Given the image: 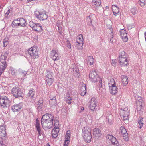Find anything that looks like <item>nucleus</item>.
I'll return each mask as SVG.
<instances>
[{"mask_svg": "<svg viewBox=\"0 0 146 146\" xmlns=\"http://www.w3.org/2000/svg\"><path fill=\"white\" fill-rule=\"evenodd\" d=\"M53 116L51 113H46L41 119V124L44 129H49L53 125Z\"/></svg>", "mask_w": 146, "mask_h": 146, "instance_id": "obj_1", "label": "nucleus"}, {"mask_svg": "<svg viewBox=\"0 0 146 146\" xmlns=\"http://www.w3.org/2000/svg\"><path fill=\"white\" fill-rule=\"evenodd\" d=\"M89 77L92 82H95L98 81L99 82V86L101 87L102 86V79L98 76L95 70H92L90 71Z\"/></svg>", "mask_w": 146, "mask_h": 146, "instance_id": "obj_2", "label": "nucleus"}, {"mask_svg": "<svg viewBox=\"0 0 146 146\" xmlns=\"http://www.w3.org/2000/svg\"><path fill=\"white\" fill-rule=\"evenodd\" d=\"M82 131L84 134L83 137L85 141L88 143H90L92 138L91 129L89 127L86 126L83 128Z\"/></svg>", "mask_w": 146, "mask_h": 146, "instance_id": "obj_3", "label": "nucleus"}, {"mask_svg": "<svg viewBox=\"0 0 146 146\" xmlns=\"http://www.w3.org/2000/svg\"><path fill=\"white\" fill-rule=\"evenodd\" d=\"M11 104V100L7 96H0V105L3 108L8 107Z\"/></svg>", "mask_w": 146, "mask_h": 146, "instance_id": "obj_4", "label": "nucleus"}, {"mask_svg": "<svg viewBox=\"0 0 146 146\" xmlns=\"http://www.w3.org/2000/svg\"><path fill=\"white\" fill-rule=\"evenodd\" d=\"M109 85L110 93L113 95L116 94L117 92V88L114 79H112L110 80V82L109 83Z\"/></svg>", "mask_w": 146, "mask_h": 146, "instance_id": "obj_5", "label": "nucleus"}, {"mask_svg": "<svg viewBox=\"0 0 146 146\" xmlns=\"http://www.w3.org/2000/svg\"><path fill=\"white\" fill-rule=\"evenodd\" d=\"M11 93L15 98L19 97H22L23 96V94L21 90L18 87L15 86L12 88Z\"/></svg>", "mask_w": 146, "mask_h": 146, "instance_id": "obj_6", "label": "nucleus"}, {"mask_svg": "<svg viewBox=\"0 0 146 146\" xmlns=\"http://www.w3.org/2000/svg\"><path fill=\"white\" fill-rule=\"evenodd\" d=\"M28 52L32 58L35 59L38 58V51L36 47H31L28 50Z\"/></svg>", "mask_w": 146, "mask_h": 146, "instance_id": "obj_7", "label": "nucleus"}, {"mask_svg": "<svg viewBox=\"0 0 146 146\" xmlns=\"http://www.w3.org/2000/svg\"><path fill=\"white\" fill-rule=\"evenodd\" d=\"M35 15L36 17L40 20H46L48 18V16L45 13L39 11L35 12Z\"/></svg>", "mask_w": 146, "mask_h": 146, "instance_id": "obj_8", "label": "nucleus"}, {"mask_svg": "<svg viewBox=\"0 0 146 146\" xmlns=\"http://www.w3.org/2000/svg\"><path fill=\"white\" fill-rule=\"evenodd\" d=\"M5 125H3L0 126V138L5 139L6 136Z\"/></svg>", "mask_w": 146, "mask_h": 146, "instance_id": "obj_9", "label": "nucleus"}, {"mask_svg": "<svg viewBox=\"0 0 146 146\" xmlns=\"http://www.w3.org/2000/svg\"><path fill=\"white\" fill-rule=\"evenodd\" d=\"M60 57V55L58 54L56 50H53L51 51L50 58L54 60H59Z\"/></svg>", "mask_w": 146, "mask_h": 146, "instance_id": "obj_10", "label": "nucleus"}, {"mask_svg": "<svg viewBox=\"0 0 146 146\" xmlns=\"http://www.w3.org/2000/svg\"><path fill=\"white\" fill-rule=\"evenodd\" d=\"M89 108L92 110H94L97 106V101L94 97L91 99L89 105Z\"/></svg>", "mask_w": 146, "mask_h": 146, "instance_id": "obj_11", "label": "nucleus"}, {"mask_svg": "<svg viewBox=\"0 0 146 146\" xmlns=\"http://www.w3.org/2000/svg\"><path fill=\"white\" fill-rule=\"evenodd\" d=\"M7 57L6 55H1L0 57V61L1 63V64L0 68H4L3 67L5 66V69L7 66V64L6 62V60H7Z\"/></svg>", "mask_w": 146, "mask_h": 146, "instance_id": "obj_12", "label": "nucleus"}, {"mask_svg": "<svg viewBox=\"0 0 146 146\" xmlns=\"http://www.w3.org/2000/svg\"><path fill=\"white\" fill-rule=\"evenodd\" d=\"M120 33L121 36L123 41L126 42L128 40L127 34L126 33L124 29H123L120 30Z\"/></svg>", "mask_w": 146, "mask_h": 146, "instance_id": "obj_13", "label": "nucleus"}, {"mask_svg": "<svg viewBox=\"0 0 146 146\" xmlns=\"http://www.w3.org/2000/svg\"><path fill=\"white\" fill-rule=\"evenodd\" d=\"M23 107V104L21 103L15 104L12 106L11 109L13 112L19 111Z\"/></svg>", "mask_w": 146, "mask_h": 146, "instance_id": "obj_14", "label": "nucleus"}, {"mask_svg": "<svg viewBox=\"0 0 146 146\" xmlns=\"http://www.w3.org/2000/svg\"><path fill=\"white\" fill-rule=\"evenodd\" d=\"M49 102L51 107L52 108H55L57 107V102L55 97H53L52 98H50V99Z\"/></svg>", "mask_w": 146, "mask_h": 146, "instance_id": "obj_15", "label": "nucleus"}, {"mask_svg": "<svg viewBox=\"0 0 146 146\" xmlns=\"http://www.w3.org/2000/svg\"><path fill=\"white\" fill-rule=\"evenodd\" d=\"M119 64L121 66H127L128 63L126 58H120Z\"/></svg>", "mask_w": 146, "mask_h": 146, "instance_id": "obj_16", "label": "nucleus"}, {"mask_svg": "<svg viewBox=\"0 0 146 146\" xmlns=\"http://www.w3.org/2000/svg\"><path fill=\"white\" fill-rule=\"evenodd\" d=\"M92 5L94 6V7L96 9L98 7H100L101 3L100 0H92Z\"/></svg>", "mask_w": 146, "mask_h": 146, "instance_id": "obj_17", "label": "nucleus"}, {"mask_svg": "<svg viewBox=\"0 0 146 146\" xmlns=\"http://www.w3.org/2000/svg\"><path fill=\"white\" fill-rule=\"evenodd\" d=\"M19 26L24 27L26 26L27 23L25 19L23 18H18Z\"/></svg>", "mask_w": 146, "mask_h": 146, "instance_id": "obj_18", "label": "nucleus"}, {"mask_svg": "<svg viewBox=\"0 0 146 146\" xmlns=\"http://www.w3.org/2000/svg\"><path fill=\"white\" fill-rule=\"evenodd\" d=\"M35 126L36 130L38 131L39 135L41 136V128L40 126V124L39 121L37 119L36 120Z\"/></svg>", "mask_w": 146, "mask_h": 146, "instance_id": "obj_19", "label": "nucleus"}, {"mask_svg": "<svg viewBox=\"0 0 146 146\" xmlns=\"http://www.w3.org/2000/svg\"><path fill=\"white\" fill-rule=\"evenodd\" d=\"M93 131V135L96 137H99L101 135V131L99 129L95 128Z\"/></svg>", "mask_w": 146, "mask_h": 146, "instance_id": "obj_20", "label": "nucleus"}, {"mask_svg": "<svg viewBox=\"0 0 146 146\" xmlns=\"http://www.w3.org/2000/svg\"><path fill=\"white\" fill-rule=\"evenodd\" d=\"M33 29L35 31H40L42 30V27L39 23H35Z\"/></svg>", "mask_w": 146, "mask_h": 146, "instance_id": "obj_21", "label": "nucleus"}, {"mask_svg": "<svg viewBox=\"0 0 146 146\" xmlns=\"http://www.w3.org/2000/svg\"><path fill=\"white\" fill-rule=\"evenodd\" d=\"M86 93V88L85 84H84L81 87L80 91V93L82 96H84Z\"/></svg>", "mask_w": 146, "mask_h": 146, "instance_id": "obj_22", "label": "nucleus"}, {"mask_svg": "<svg viewBox=\"0 0 146 146\" xmlns=\"http://www.w3.org/2000/svg\"><path fill=\"white\" fill-rule=\"evenodd\" d=\"M122 82L123 84L126 86L128 83V80L127 77L125 75H123L121 77Z\"/></svg>", "mask_w": 146, "mask_h": 146, "instance_id": "obj_23", "label": "nucleus"}, {"mask_svg": "<svg viewBox=\"0 0 146 146\" xmlns=\"http://www.w3.org/2000/svg\"><path fill=\"white\" fill-rule=\"evenodd\" d=\"M53 74L51 71L47 70L46 72V78H54L53 76Z\"/></svg>", "mask_w": 146, "mask_h": 146, "instance_id": "obj_24", "label": "nucleus"}, {"mask_svg": "<svg viewBox=\"0 0 146 146\" xmlns=\"http://www.w3.org/2000/svg\"><path fill=\"white\" fill-rule=\"evenodd\" d=\"M83 44V43H82L81 41V42H76L75 44V47L78 50H81L82 48Z\"/></svg>", "mask_w": 146, "mask_h": 146, "instance_id": "obj_25", "label": "nucleus"}, {"mask_svg": "<svg viewBox=\"0 0 146 146\" xmlns=\"http://www.w3.org/2000/svg\"><path fill=\"white\" fill-rule=\"evenodd\" d=\"M73 70L76 77L78 78L80 76V74L78 68L76 66L75 68H74Z\"/></svg>", "mask_w": 146, "mask_h": 146, "instance_id": "obj_26", "label": "nucleus"}, {"mask_svg": "<svg viewBox=\"0 0 146 146\" xmlns=\"http://www.w3.org/2000/svg\"><path fill=\"white\" fill-rule=\"evenodd\" d=\"M11 25L13 27H18V26H19L18 18L17 19H15L13 21Z\"/></svg>", "mask_w": 146, "mask_h": 146, "instance_id": "obj_27", "label": "nucleus"}, {"mask_svg": "<svg viewBox=\"0 0 146 146\" xmlns=\"http://www.w3.org/2000/svg\"><path fill=\"white\" fill-rule=\"evenodd\" d=\"M43 101L42 99H40L37 102V104L36 106L37 107L38 110H40L41 109V107L43 105Z\"/></svg>", "mask_w": 146, "mask_h": 146, "instance_id": "obj_28", "label": "nucleus"}, {"mask_svg": "<svg viewBox=\"0 0 146 146\" xmlns=\"http://www.w3.org/2000/svg\"><path fill=\"white\" fill-rule=\"evenodd\" d=\"M54 80V78H46V82L47 83V84L49 86H51Z\"/></svg>", "mask_w": 146, "mask_h": 146, "instance_id": "obj_29", "label": "nucleus"}, {"mask_svg": "<svg viewBox=\"0 0 146 146\" xmlns=\"http://www.w3.org/2000/svg\"><path fill=\"white\" fill-rule=\"evenodd\" d=\"M112 8L114 14L116 16L119 12V7L115 5H113Z\"/></svg>", "mask_w": 146, "mask_h": 146, "instance_id": "obj_30", "label": "nucleus"}, {"mask_svg": "<svg viewBox=\"0 0 146 146\" xmlns=\"http://www.w3.org/2000/svg\"><path fill=\"white\" fill-rule=\"evenodd\" d=\"M87 62L90 65H92L94 63V58L92 56H89L87 59Z\"/></svg>", "mask_w": 146, "mask_h": 146, "instance_id": "obj_31", "label": "nucleus"}, {"mask_svg": "<svg viewBox=\"0 0 146 146\" xmlns=\"http://www.w3.org/2000/svg\"><path fill=\"white\" fill-rule=\"evenodd\" d=\"M76 42H81V41L82 43H83V35L81 34H79L78 36L76 37Z\"/></svg>", "mask_w": 146, "mask_h": 146, "instance_id": "obj_32", "label": "nucleus"}, {"mask_svg": "<svg viewBox=\"0 0 146 146\" xmlns=\"http://www.w3.org/2000/svg\"><path fill=\"white\" fill-rule=\"evenodd\" d=\"M111 142L113 145H116V146H119V145L118 141L114 137L113 138Z\"/></svg>", "mask_w": 146, "mask_h": 146, "instance_id": "obj_33", "label": "nucleus"}, {"mask_svg": "<svg viewBox=\"0 0 146 146\" xmlns=\"http://www.w3.org/2000/svg\"><path fill=\"white\" fill-rule=\"evenodd\" d=\"M35 93L34 90L32 89L29 91V92L27 94V96L28 97H30L31 98L33 97L35 94Z\"/></svg>", "mask_w": 146, "mask_h": 146, "instance_id": "obj_34", "label": "nucleus"}, {"mask_svg": "<svg viewBox=\"0 0 146 146\" xmlns=\"http://www.w3.org/2000/svg\"><path fill=\"white\" fill-rule=\"evenodd\" d=\"M137 100L138 101L139 103V106L140 107V109H139V110H141V107L142 105V102H143V100L141 98V97L140 96H138L137 97Z\"/></svg>", "mask_w": 146, "mask_h": 146, "instance_id": "obj_35", "label": "nucleus"}, {"mask_svg": "<svg viewBox=\"0 0 146 146\" xmlns=\"http://www.w3.org/2000/svg\"><path fill=\"white\" fill-rule=\"evenodd\" d=\"M119 58H126V55L125 52L123 51H120L119 52Z\"/></svg>", "mask_w": 146, "mask_h": 146, "instance_id": "obj_36", "label": "nucleus"}, {"mask_svg": "<svg viewBox=\"0 0 146 146\" xmlns=\"http://www.w3.org/2000/svg\"><path fill=\"white\" fill-rule=\"evenodd\" d=\"M143 119V118L140 117V119L138 121V123L139 124V127L140 129L141 128L143 125V124L142 122Z\"/></svg>", "mask_w": 146, "mask_h": 146, "instance_id": "obj_37", "label": "nucleus"}, {"mask_svg": "<svg viewBox=\"0 0 146 146\" xmlns=\"http://www.w3.org/2000/svg\"><path fill=\"white\" fill-rule=\"evenodd\" d=\"M120 129L121 131V133L122 134L125 135V134L127 133L126 129L123 127L121 126Z\"/></svg>", "mask_w": 146, "mask_h": 146, "instance_id": "obj_38", "label": "nucleus"}, {"mask_svg": "<svg viewBox=\"0 0 146 146\" xmlns=\"http://www.w3.org/2000/svg\"><path fill=\"white\" fill-rule=\"evenodd\" d=\"M140 5L142 7L144 6L146 4V0H139Z\"/></svg>", "mask_w": 146, "mask_h": 146, "instance_id": "obj_39", "label": "nucleus"}, {"mask_svg": "<svg viewBox=\"0 0 146 146\" xmlns=\"http://www.w3.org/2000/svg\"><path fill=\"white\" fill-rule=\"evenodd\" d=\"M131 13L134 15L136 14L137 12V11L136 10V9L135 8H132L131 9Z\"/></svg>", "mask_w": 146, "mask_h": 146, "instance_id": "obj_40", "label": "nucleus"}, {"mask_svg": "<svg viewBox=\"0 0 146 146\" xmlns=\"http://www.w3.org/2000/svg\"><path fill=\"white\" fill-rule=\"evenodd\" d=\"M111 31V33L110 34V37H111V38H110V41L111 42H113V31L111 30V29L110 30Z\"/></svg>", "mask_w": 146, "mask_h": 146, "instance_id": "obj_41", "label": "nucleus"}, {"mask_svg": "<svg viewBox=\"0 0 146 146\" xmlns=\"http://www.w3.org/2000/svg\"><path fill=\"white\" fill-rule=\"evenodd\" d=\"M19 71L20 74L21 75H22L23 76H25L27 74V72L25 71L22 70H21Z\"/></svg>", "mask_w": 146, "mask_h": 146, "instance_id": "obj_42", "label": "nucleus"}, {"mask_svg": "<svg viewBox=\"0 0 146 146\" xmlns=\"http://www.w3.org/2000/svg\"><path fill=\"white\" fill-rule=\"evenodd\" d=\"M125 135L123 136V137L125 141H127L129 139L128 133H126V134H125Z\"/></svg>", "mask_w": 146, "mask_h": 146, "instance_id": "obj_43", "label": "nucleus"}, {"mask_svg": "<svg viewBox=\"0 0 146 146\" xmlns=\"http://www.w3.org/2000/svg\"><path fill=\"white\" fill-rule=\"evenodd\" d=\"M59 129V128L58 126H55V127L53 129V131H55V132H56V133H58Z\"/></svg>", "mask_w": 146, "mask_h": 146, "instance_id": "obj_44", "label": "nucleus"}, {"mask_svg": "<svg viewBox=\"0 0 146 146\" xmlns=\"http://www.w3.org/2000/svg\"><path fill=\"white\" fill-rule=\"evenodd\" d=\"M92 15H89L88 16L86 17V18L88 19V21H89V22H90V23H89V24H90L91 25L92 24Z\"/></svg>", "mask_w": 146, "mask_h": 146, "instance_id": "obj_45", "label": "nucleus"}, {"mask_svg": "<svg viewBox=\"0 0 146 146\" xmlns=\"http://www.w3.org/2000/svg\"><path fill=\"white\" fill-rule=\"evenodd\" d=\"M7 143H6L5 141L4 140H3L2 141H0V145L1 146H6Z\"/></svg>", "mask_w": 146, "mask_h": 146, "instance_id": "obj_46", "label": "nucleus"}, {"mask_svg": "<svg viewBox=\"0 0 146 146\" xmlns=\"http://www.w3.org/2000/svg\"><path fill=\"white\" fill-rule=\"evenodd\" d=\"M114 137L112 135L108 134L107 135V138L108 139H109L110 141L112 140Z\"/></svg>", "mask_w": 146, "mask_h": 146, "instance_id": "obj_47", "label": "nucleus"}, {"mask_svg": "<svg viewBox=\"0 0 146 146\" xmlns=\"http://www.w3.org/2000/svg\"><path fill=\"white\" fill-rule=\"evenodd\" d=\"M35 23L33 22L32 21H30L29 23V25L30 27H31L33 29V27H34V26L35 25Z\"/></svg>", "mask_w": 146, "mask_h": 146, "instance_id": "obj_48", "label": "nucleus"}, {"mask_svg": "<svg viewBox=\"0 0 146 146\" xmlns=\"http://www.w3.org/2000/svg\"><path fill=\"white\" fill-rule=\"evenodd\" d=\"M58 133H56L55 131H52V137L54 138H56L58 135Z\"/></svg>", "mask_w": 146, "mask_h": 146, "instance_id": "obj_49", "label": "nucleus"}, {"mask_svg": "<svg viewBox=\"0 0 146 146\" xmlns=\"http://www.w3.org/2000/svg\"><path fill=\"white\" fill-rule=\"evenodd\" d=\"M99 90H101V92L102 94H104L106 92V89L105 88H102V86L101 87H100L99 86Z\"/></svg>", "mask_w": 146, "mask_h": 146, "instance_id": "obj_50", "label": "nucleus"}, {"mask_svg": "<svg viewBox=\"0 0 146 146\" xmlns=\"http://www.w3.org/2000/svg\"><path fill=\"white\" fill-rule=\"evenodd\" d=\"M57 26L58 28V31L60 34L61 35L62 33V27L60 25H58Z\"/></svg>", "mask_w": 146, "mask_h": 146, "instance_id": "obj_51", "label": "nucleus"}, {"mask_svg": "<svg viewBox=\"0 0 146 146\" xmlns=\"http://www.w3.org/2000/svg\"><path fill=\"white\" fill-rule=\"evenodd\" d=\"M66 45L67 47H68L70 49L71 48V45L70 42L68 40L66 41Z\"/></svg>", "mask_w": 146, "mask_h": 146, "instance_id": "obj_52", "label": "nucleus"}, {"mask_svg": "<svg viewBox=\"0 0 146 146\" xmlns=\"http://www.w3.org/2000/svg\"><path fill=\"white\" fill-rule=\"evenodd\" d=\"M116 60H112L111 62V64L112 66H116L115 64L116 63Z\"/></svg>", "mask_w": 146, "mask_h": 146, "instance_id": "obj_53", "label": "nucleus"}, {"mask_svg": "<svg viewBox=\"0 0 146 146\" xmlns=\"http://www.w3.org/2000/svg\"><path fill=\"white\" fill-rule=\"evenodd\" d=\"M126 113H127V116H125V115H124L123 117V119L124 120H127L129 118V117H128L129 115V113L128 112H126Z\"/></svg>", "mask_w": 146, "mask_h": 146, "instance_id": "obj_54", "label": "nucleus"}, {"mask_svg": "<svg viewBox=\"0 0 146 146\" xmlns=\"http://www.w3.org/2000/svg\"><path fill=\"white\" fill-rule=\"evenodd\" d=\"M69 143V141L67 140H65L64 141V144L63 146H68Z\"/></svg>", "mask_w": 146, "mask_h": 146, "instance_id": "obj_55", "label": "nucleus"}, {"mask_svg": "<svg viewBox=\"0 0 146 146\" xmlns=\"http://www.w3.org/2000/svg\"><path fill=\"white\" fill-rule=\"evenodd\" d=\"M3 67L4 68H0V76H1L2 73L4 72V70L5 69V66Z\"/></svg>", "mask_w": 146, "mask_h": 146, "instance_id": "obj_56", "label": "nucleus"}, {"mask_svg": "<svg viewBox=\"0 0 146 146\" xmlns=\"http://www.w3.org/2000/svg\"><path fill=\"white\" fill-rule=\"evenodd\" d=\"M71 100H72V99H71V97H70L68 96V100H67V102L68 103L70 104L71 103Z\"/></svg>", "mask_w": 146, "mask_h": 146, "instance_id": "obj_57", "label": "nucleus"}, {"mask_svg": "<svg viewBox=\"0 0 146 146\" xmlns=\"http://www.w3.org/2000/svg\"><path fill=\"white\" fill-rule=\"evenodd\" d=\"M65 140H67L69 141L70 139V136L68 135H66L65 136Z\"/></svg>", "mask_w": 146, "mask_h": 146, "instance_id": "obj_58", "label": "nucleus"}, {"mask_svg": "<svg viewBox=\"0 0 146 146\" xmlns=\"http://www.w3.org/2000/svg\"><path fill=\"white\" fill-rule=\"evenodd\" d=\"M8 42L7 41H4L3 42V46L4 47H6L8 44Z\"/></svg>", "mask_w": 146, "mask_h": 146, "instance_id": "obj_59", "label": "nucleus"}, {"mask_svg": "<svg viewBox=\"0 0 146 146\" xmlns=\"http://www.w3.org/2000/svg\"><path fill=\"white\" fill-rule=\"evenodd\" d=\"M70 130H68L66 133V135H68L69 136L70 135Z\"/></svg>", "mask_w": 146, "mask_h": 146, "instance_id": "obj_60", "label": "nucleus"}, {"mask_svg": "<svg viewBox=\"0 0 146 146\" xmlns=\"http://www.w3.org/2000/svg\"><path fill=\"white\" fill-rule=\"evenodd\" d=\"M58 120H56L55 121H54V124L55 126L56 125H58Z\"/></svg>", "mask_w": 146, "mask_h": 146, "instance_id": "obj_61", "label": "nucleus"}, {"mask_svg": "<svg viewBox=\"0 0 146 146\" xmlns=\"http://www.w3.org/2000/svg\"><path fill=\"white\" fill-rule=\"evenodd\" d=\"M16 70H12V71L11 73V74L13 75H14L15 74V73H16Z\"/></svg>", "mask_w": 146, "mask_h": 146, "instance_id": "obj_62", "label": "nucleus"}, {"mask_svg": "<svg viewBox=\"0 0 146 146\" xmlns=\"http://www.w3.org/2000/svg\"><path fill=\"white\" fill-rule=\"evenodd\" d=\"M11 10L9 9L6 12V14L7 15H9V13H10Z\"/></svg>", "mask_w": 146, "mask_h": 146, "instance_id": "obj_63", "label": "nucleus"}, {"mask_svg": "<svg viewBox=\"0 0 146 146\" xmlns=\"http://www.w3.org/2000/svg\"><path fill=\"white\" fill-rule=\"evenodd\" d=\"M145 37V41H146V31L144 33Z\"/></svg>", "mask_w": 146, "mask_h": 146, "instance_id": "obj_64", "label": "nucleus"}]
</instances>
